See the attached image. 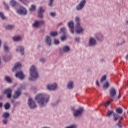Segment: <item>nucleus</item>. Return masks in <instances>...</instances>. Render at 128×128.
I'll return each mask as SVG.
<instances>
[{
	"mask_svg": "<svg viewBox=\"0 0 128 128\" xmlns=\"http://www.w3.org/2000/svg\"><path fill=\"white\" fill-rule=\"evenodd\" d=\"M4 106L5 110H8V108H10V104L6 103L5 104H4Z\"/></svg>",
	"mask_w": 128,
	"mask_h": 128,
	"instance_id": "nucleus-39",
	"label": "nucleus"
},
{
	"mask_svg": "<svg viewBox=\"0 0 128 128\" xmlns=\"http://www.w3.org/2000/svg\"><path fill=\"white\" fill-rule=\"evenodd\" d=\"M106 75L103 76L100 80L101 82H102L104 80H106Z\"/></svg>",
	"mask_w": 128,
	"mask_h": 128,
	"instance_id": "nucleus-44",
	"label": "nucleus"
},
{
	"mask_svg": "<svg viewBox=\"0 0 128 128\" xmlns=\"http://www.w3.org/2000/svg\"><path fill=\"white\" fill-rule=\"evenodd\" d=\"M29 74H30V80H36L38 78V72L36 66L32 65L30 66Z\"/></svg>",
	"mask_w": 128,
	"mask_h": 128,
	"instance_id": "nucleus-2",
	"label": "nucleus"
},
{
	"mask_svg": "<svg viewBox=\"0 0 128 128\" xmlns=\"http://www.w3.org/2000/svg\"><path fill=\"white\" fill-rule=\"evenodd\" d=\"M67 90H72L74 88V83L72 80H69L66 84Z\"/></svg>",
	"mask_w": 128,
	"mask_h": 128,
	"instance_id": "nucleus-13",
	"label": "nucleus"
},
{
	"mask_svg": "<svg viewBox=\"0 0 128 128\" xmlns=\"http://www.w3.org/2000/svg\"><path fill=\"white\" fill-rule=\"evenodd\" d=\"M17 14H20V16H26L27 14L26 10L22 6H20L17 9Z\"/></svg>",
	"mask_w": 128,
	"mask_h": 128,
	"instance_id": "nucleus-8",
	"label": "nucleus"
},
{
	"mask_svg": "<svg viewBox=\"0 0 128 128\" xmlns=\"http://www.w3.org/2000/svg\"><path fill=\"white\" fill-rule=\"evenodd\" d=\"M50 16H56V14L54 12H51L50 14Z\"/></svg>",
	"mask_w": 128,
	"mask_h": 128,
	"instance_id": "nucleus-46",
	"label": "nucleus"
},
{
	"mask_svg": "<svg viewBox=\"0 0 128 128\" xmlns=\"http://www.w3.org/2000/svg\"><path fill=\"white\" fill-rule=\"evenodd\" d=\"M126 23L127 24H128V20H126Z\"/></svg>",
	"mask_w": 128,
	"mask_h": 128,
	"instance_id": "nucleus-58",
	"label": "nucleus"
},
{
	"mask_svg": "<svg viewBox=\"0 0 128 128\" xmlns=\"http://www.w3.org/2000/svg\"><path fill=\"white\" fill-rule=\"evenodd\" d=\"M54 44H60V41L56 39L54 40Z\"/></svg>",
	"mask_w": 128,
	"mask_h": 128,
	"instance_id": "nucleus-48",
	"label": "nucleus"
},
{
	"mask_svg": "<svg viewBox=\"0 0 128 128\" xmlns=\"http://www.w3.org/2000/svg\"><path fill=\"white\" fill-rule=\"evenodd\" d=\"M86 4V0H81L78 4L76 6V10L78 12H80V10H82Z\"/></svg>",
	"mask_w": 128,
	"mask_h": 128,
	"instance_id": "nucleus-3",
	"label": "nucleus"
},
{
	"mask_svg": "<svg viewBox=\"0 0 128 128\" xmlns=\"http://www.w3.org/2000/svg\"><path fill=\"white\" fill-rule=\"evenodd\" d=\"M2 96H0V100H2Z\"/></svg>",
	"mask_w": 128,
	"mask_h": 128,
	"instance_id": "nucleus-59",
	"label": "nucleus"
},
{
	"mask_svg": "<svg viewBox=\"0 0 128 128\" xmlns=\"http://www.w3.org/2000/svg\"><path fill=\"white\" fill-rule=\"evenodd\" d=\"M20 68H22V64L20 62H16L14 64V66L12 68V71L15 72L17 70H19Z\"/></svg>",
	"mask_w": 128,
	"mask_h": 128,
	"instance_id": "nucleus-21",
	"label": "nucleus"
},
{
	"mask_svg": "<svg viewBox=\"0 0 128 128\" xmlns=\"http://www.w3.org/2000/svg\"><path fill=\"white\" fill-rule=\"evenodd\" d=\"M46 12V10L44 9L42 7H40L38 10V16L40 18H44V12Z\"/></svg>",
	"mask_w": 128,
	"mask_h": 128,
	"instance_id": "nucleus-19",
	"label": "nucleus"
},
{
	"mask_svg": "<svg viewBox=\"0 0 128 128\" xmlns=\"http://www.w3.org/2000/svg\"><path fill=\"white\" fill-rule=\"evenodd\" d=\"M96 85L100 86V84H98V82L96 81Z\"/></svg>",
	"mask_w": 128,
	"mask_h": 128,
	"instance_id": "nucleus-54",
	"label": "nucleus"
},
{
	"mask_svg": "<svg viewBox=\"0 0 128 128\" xmlns=\"http://www.w3.org/2000/svg\"><path fill=\"white\" fill-rule=\"evenodd\" d=\"M44 42L47 46L52 44V38L48 36H46L44 38Z\"/></svg>",
	"mask_w": 128,
	"mask_h": 128,
	"instance_id": "nucleus-20",
	"label": "nucleus"
},
{
	"mask_svg": "<svg viewBox=\"0 0 128 128\" xmlns=\"http://www.w3.org/2000/svg\"><path fill=\"white\" fill-rule=\"evenodd\" d=\"M54 0H48V6L50 8H52V6H54Z\"/></svg>",
	"mask_w": 128,
	"mask_h": 128,
	"instance_id": "nucleus-31",
	"label": "nucleus"
},
{
	"mask_svg": "<svg viewBox=\"0 0 128 128\" xmlns=\"http://www.w3.org/2000/svg\"><path fill=\"white\" fill-rule=\"evenodd\" d=\"M110 84L108 83V82L106 81V83L104 84V88H108V86H110Z\"/></svg>",
	"mask_w": 128,
	"mask_h": 128,
	"instance_id": "nucleus-35",
	"label": "nucleus"
},
{
	"mask_svg": "<svg viewBox=\"0 0 128 128\" xmlns=\"http://www.w3.org/2000/svg\"><path fill=\"white\" fill-rule=\"evenodd\" d=\"M14 26V25L8 24V25L6 26V30H12V28Z\"/></svg>",
	"mask_w": 128,
	"mask_h": 128,
	"instance_id": "nucleus-38",
	"label": "nucleus"
},
{
	"mask_svg": "<svg viewBox=\"0 0 128 128\" xmlns=\"http://www.w3.org/2000/svg\"><path fill=\"white\" fill-rule=\"evenodd\" d=\"M121 96H122V94H120L118 96V98H120Z\"/></svg>",
	"mask_w": 128,
	"mask_h": 128,
	"instance_id": "nucleus-53",
	"label": "nucleus"
},
{
	"mask_svg": "<svg viewBox=\"0 0 128 128\" xmlns=\"http://www.w3.org/2000/svg\"><path fill=\"white\" fill-rule=\"evenodd\" d=\"M80 17L76 16L75 18V22H76V24H80Z\"/></svg>",
	"mask_w": 128,
	"mask_h": 128,
	"instance_id": "nucleus-42",
	"label": "nucleus"
},
{
	"mask_svg": "<svg viewBox=\"0 0 128 128\" xmlns=\"http://www.w3.org/2000/svg\"><path fill=\"white\" fill-rule=\"evenodd\" d=\"M50 36H58V32H53L50 33Z\"/></svg>",
	"mask_w": 128,
	"mask_h": 128,
	"instance_id": "nucleus-40",
	"label": "nucleus"
},
{
	"mask_svg": "<svg viewBox=\"0 0 128 128\" xmlns=\"http://www.w3.org/2000/svg\"><path fill=\"white\" fill-rule=\"evenodd\" d=\"M20 2H22V4H26V0H19Z\"/></svg>",
	"mask_w": 128,
	"mask_h": 128,
	"instance_id": "nucleus-52",
	"label": "nucleus"
},
{
	"mask_svg": "<svg viewBox=\"0 0 128 128\" xmlns=\"http://www.w3.org/2000/svg\"><path fill=\"white\" fill-rule=\"evenodd\" d=\"M60 32L64 35L66 34V28H60Z\"/></svg>",
	"mask_w": 128,
	"mask_h": 128,
	"instance_id": "nucleus-30",
	"label": "nucleus"
},
{
	"mask_svg": "<svg viewBox=\"0 0 128 128\" xmlns=\"http://www.w3.org/2000/svg\"><path fill=\"white\" fill-rule=\"evenodd\" d=\"M60 40L62 41L66 40V36L64 35V36H61Z\"/></svg>",
	"mask_w": 128,
	"mask_h": 128,
	"instance_id": "nucleus-47",
	"label": "nucleus"
},
{
	"mask_svg": "<svg viewBox=\"0 0 128 128\" xmlns=\"http://www.w3.org/2000/svg\"><path fill=\"white\" fill-rule=\"evenodd\" d=\"M58 104V102H56V104Z\"/></svg>",
	"mask_w": 128,
	"mask_h": 128,
	"instance_id": "nucleus-60",
	"label": "nucleus"
},
{
	"mask_svg": "<svg viewBox=\"0 0 128 128\" xmlns=\"http://www.w3.org/2000/svg\"><path fill=\"white\" fill-rule=\"evenodd\" d=\"M4 52H8V50H10V48H8V44H4Z\"/></svg>",
	"mask_w": 128,
	"mask_h": 128,
	"instance_id": "nucleus-34",
	"label": "nucleus"
},
{
	"mask_svg": "<svg viewBox=\"0 0 128 128\" xmlns=\"http://www.w3.org/2000/svg\"><path fill=\"white\" fill-rule=\"evenodd\" d=\"M122 44V43H120V44Z\"/></svg>",
	"mask_w": 128,
	"mask_h": 128,
	"instance_id": "nucleus-61",
	"label": "nucleus"
},
{
	"mask_svg": "<svg viewBox=\"0 0 128 128\" xmlns=\"http://www.w3.org/2000/svg\"><path fill=\"white\" fill-rule=\"evenodd\" d=\"M3 94H6L8 98H12V90L10 88L5 89L3 92Z\"/></svg>",
	"mask_w": 128,
	"mask_h": 128,
	"instance_id": "nucleus-10",
	"label": "nucleus"
},
{
	"mask_svg": "<svg viewBox=\"0 0 128 128\" xmlns=\"http://www.w3.org/2000/svg\"><path fill=\"white\" fill-rule=\"evenodd\" d=\"M10 113L8 112H4L2 114V118H10Z\"/></svg>",
	"mask_w": 128,
	"mask_h": 128,
	"instance_id": "nucleus-25",
	"label": "nucleus"
},
{
	"mask_svg": "<svg viewBox=\"0 0 128 128\" xmlns=\"http://www.w3.org/2000/svg\"><path fill=\"white\" fill-rule=\"evenodd\" d=\"M88 44L90 46H96V40L92 37L90 38Z\"/></svg>",
	"mask_w": 128,
	"mask_h": 128,
	"instance_id": "nucleus-17",
	"label": "nucleus"
},
{
	"mask_svg": "<svg viewBox=\"0 0 128 128\" xmlns=\"http://www.w3.org/2000/svg\"><path fill=\"white\" fill-rule=\"evenodd\" d=\"M46 90L50 91H54L56 90L58 88V84L56 83H53L52 84H48L46 85Z\"/></svg>",
	"mask_w": 128,
	"mask_h": 128,
	"instance_id": "nucleus-5",
	"label": "nucleus"
},
{
	"mask_svg": "<svg viewBox=\"0 0 128 128\" xmlns=\"http://www.w3.org/2000/svg\"><path fill=\"white\" fill-rule=\"evenodd\" d=\"M4 80L7 82H8L9 84H12V78L8 76H5Z\"/></svg>",
	"mask_w": 128,
	"mask_h": 128,
	"instance_id": "nucleus-26",
	"label": "nucleus"
},
{
	"mask_svg": "<svg viewBox=\"0 0 128 128\" xmlns=\"http://www.w3.org/2000/svg\"><path fill=\"white\" fill-rule=\"evenodd\" d=\"M114 112L113 110H108L107 112L106 116H107L108 118H110V116L112 114L114 115Z\"/></svg>",
	"mask_w": 128,
	"mask_h": 128,
	"instance_id": "nucleus-32",
	"label": "nucleus"
},
{
	"mask_svg": "<svg viewBox=\"0 0 128 128\" xmlns=\"http://www.w3.org/2000/svg\"><path fill=\"white\" fill-rule=\"evenodd\" d=\"M16 52H20L22 56L24 54V48L22 46H17L16 48Z\"/></svg>",
	"mask_w": 128,
	"mask_h": 128,
	"instance_id": "nucleus-14",
	"label": "nucleus"
},
{
	"mask_svg": "<svg viewBox=\"0 0 128 128\" xmlns=\"http://www.w3.org/2000/svg\"><path fill=\"white\" fill-rule=\"evenodd\" d=\"M2 46V40L0 39V48Z\"/></svg>",
	"mask_w": 128,
	"mask_h": 128,
	"instance_id": "nucleus-56",
	"label": "nucleus"
},
{
	"mask_svg": "<svg viewBox=\"0 0 128 128\" xmlns=\"http://www.w3.org/2000/svg\"><path fill=\"white\" fill-rule=\"evenodd\" d=\"M15 76L16 78H20V80H24V73L22 70L16 72Z\"/></svg>",
	"mask_w": 128,
	"mask_h": 128,
	"instance_id": "nucleus-18",
	"label": "nucleus"
},
{
	"mask_svg": "<svg viewBox=\"0 0 128 128\" xmlns=\"http://www.w3.org/2000/svg\"><path fill=\"white\" fill-rule=\"evenodd\" d=\"M30 10V12H34V10H36V6L34 4L31 5Z\"/></svg>",
	"mask_w": 128,
	"mask_h": 128,
	"instance_id": "nucleus-37",
	"label": "nucleus"
},
{
	"mask_svg": "<svg viewBox=\"0 0 128 128\" xmlns=\"http://www.w3.org/2000/svg\"><path fill=\"white\" fill-rule=\"evenodd\" d=\"M8 120L7 118H4L2 120L3 124H8Z\"/></svg>",
	"mask_w": 128,
	"mask_h": 128,
	"instance_id": "nucleus-45",
	"label": "nucleus"
},
{
	"mask_svg": "<svg viewBox=\"0 0 128 128\" xmlns=\"http://www.w3.org/2000/svg\"><path fill=\"white\" fill-rule=\"evenodd\" d=\"M117 126L119 128H122V123H120V122L117 124Z\"/></svg>",
	"mask_w": 128,
	"mask_h": 128,
	"instance_id": "nucleus-49",
	"label": "nucleus"
},
{
	"mask_svg": "<svg viewBox=\"0 0 128 128\" xmlns=\"http://www.w3.org/2000/svg\"><path fill=\"white\" fill-rule=\"evenodd\" d=\"M0 18L2 20H6V16H4V14L3 12H0Z\"/></svg>",
	"mask_w": 128,
	"mask_h": 128,
	"instance_id": "nucleus-28",
	"label": "nucleus"
},
{
	"mask_svg": "<svg viewBox=\"0 0 128 128\" xmlns=\"http://www.w3.org/2000/svg\"><path fill=\"white\" fill-rule=\"evenodd\" d=\"M122 112L123 110L122 108L119 107L118 108H116V112L117 114H122Z\"/></svg>",
	"mask_w": 128,
	"mask_h": 128,
	"instance_id": "nucleus-29",
	"label": "nucleus"
},
{
	"mask_svg": "<svg viewBox=\"0 0 128 128\" xmlns=\"http://www.w3.org/2000/svg\"><path fill=\"white\" fill-rule=\"evenodd\" d=\"M40 62L44 64V63L46 62V58H41L40 59Z\"/></svg>",
	"mask_w": 128,
	"mask_h": 128,
	"instance_id": "nucleus-41",
	"label": "nucleus"
},
{
	"mask_svg": "<svg viewBox=\"0 0 128 128\" xmlns=\"http://www.w3.org/2000/svg\"><path fill=\"white\" fill-rule=\"evenodd\" d=\"M68 26L70 28V31L71 34H74V22L70 21L67 23Z\"/></svg>",
	"mask_w": 128,
	"mask_h": 128,
	"instance_id": "nucleus-11",
	"label": "nucleus"
},
{
	"mask_svg": "<svg viewBox=\"0 0 128 128\" xmlns=\"http://www.w3.org/2000/svg\"><path fill=\"white\" fill-rule=\"evenodd\" d=\"M10 4L12 6L14 7L16 6V2L14 0H12L10 1Z\"/></svg>",
	"mask_w": 128,
	"mask_h": 128,
	"instance_id": "nucleus-33",
	"label": "nucleus"
},
{
	"mask_svg": "<svg viewBox=\"0 0 128 128\" xmlns=\"http://www.w3.org/2000/svg\"><path fill=\"white\" fill-rule=\"evenodd\" d=\"M44 21L42 20H35L32 24V26L34 28H40L42 24H44Z\"/></svg>",
	"mask_w": 128,
	"mask_h": 128,
	"instance_id": "nucleus-6",
	"label": "nucleus"
},
{
	"mask_svg": "<svg viewBox=\"0 0 128 128\" xmlns=\"http://www.w3.org/2000/svg\"><path fill=\"white\" fill-rule=\"evenodd\" d=\"M28 104L30 108H31V110L36 108V102H34L32 98H29L28 101Z\"/></svg>",
	"mask_w": 128,
	"mask_h": 128,
	"instance_id": "nucleus-9",
	"label": "nucleus"
},
{
	"mask_svg": "<svg viewBox=\"0 0 128 128\" xmlns=\"http://www.w3.org/2000/svg\"><path fill=\"white\" fill-rule=\"evenodd\" d=\"M95 38L99 42H102L104 40V35L100 33H96L94 34Z\"/></svg>",
	"mask_w": 128,
	"mask_h": 128,
	"instance_id": "nucleus-16",
	"label": "nucleus"
},
{
	"mask_svg": "<svg viewBox=\"0 0 128 128\" xmlns=\"http://www.w3.org/2000/svg\"><path fill=\"white\" fill-rule=\"evenodd\" d=\"M112 100L111 98V101H108L106 102L104 104V106H106H106H108V104H110L112 102Z\"/></svg>",
	"mask_w": 128,
	"mask_h": 128,
	"instance_id": "nucleus-43",
	"label": "nucleus"
},
{
	"mask_svg": "<svg viewBox=\"0 0 128 128\" xmlns=\"http://www.w3.org/2000/svg\"><path fill=\"white\" fill-rule=\"evenodd\" d=\"M70 48L68 46H63L62 48H60V52L61 54H62L64 52H68Z\"/></svg>",
	"mask_w": 128,
	"mask_h": 128,
	"instance_id": "nucleus-15",
	"label": "nucleus"
},
{
	"mask_svg": "<svg viewBox=\"0 0 128 128\" xmlns=\"http://www.w3.org/2000/svg\"><path fill=\"white\" fill-rule=\"evenodd\" d=\"M0 108H2V103L0 102Z\"/></svg>",
	"mask_w": 128,
	"mask_h": 128,
	"instance_id": "nucleus-55",
	"label": "nucleus"
},
{
	"mask_svg": "<svg viewBox=\"0 0 128 128\" xmlns=\"http://www.w3.org/2000/svg\"><path fill=\"white\" fill-rule=\"evenodd\" d=\"M122 117H120V115L116 114V113H114L113 114V120L114 122H116V120H122Z\"/></svg>",
	"mask_w": 128,
	"mask_h": 128,
	"instance_id": "nucleus-23",
	"label": "nucleus"
},
{
	"mask_svg": "<svg viewBox=\"0 0 128 128\" xmlns=\"http://www.w3.org/2000/svg\"><path fill=\"white\" fill-rule=\"evenodd\" d=\"M84 112V108H80V109L76 110L73 112V116L74 118H78L82 114V112Z\"/></svg>",
	"mask_w": 128,
	"mask_h": 128,
	"instance_id": "nucleus-7",
	"label": "nucleus"
},
{
	"mask_svg": "<svg viewBox=\"0 0 128 128\" xmlns=\"http://www.w3.org/2000/svg\"><path fill=\"white\" fill-rule=\"evenodd\" d=\"M4 62H8V60H12V56H8L6 55V56H4Z\"/></svg>",
	"mask_w": 128,
	"mask_h": 128,
	"instance_id": "nucleus-27",
	"label": "nucleus"
},
{
	"mask_svg": "<svg viewBox=\"0 0 128 128\" xmlns=\"http://www.w3.org/2000/svg\"><path fill=\"white\" fill-rule=\"evenodd\" d=\"M22 94V88H19L16 91L14 94H12V98L14 99L18 98V96Z\"/></svg>",
	"mask_w": 128,
	"mask_h": 128,
	"instance_id": "nucleus-12",
	"label": "nucleus"
},
{
	"mask_svg": "<svg viewBox=\"0 0 128 128\" xmlns=\"http://www.w3.org/2000/svg\"><path fill=\"white\" fill-rule=\"evenodd\" d=\"M116 94V91L114 88H112L110 91V98H114V96Z\"/></svg>",
	"mask_w": 128,
	"mask_h": 128,
	"instance_id": "nucleus-22",
	"label": "nucleus"
},
{
	"mask_svg": "<svg viewBox=\"0 0 128 128\" xmlns=\"http://www.w3.org/2000/svg\"><path fill=\"white\" fill-rule=\"evenodd\" d=\"M52 106H54V104H52Z\"/></svg>",
	"mask_w": 128,
	"mask_h": 128,
	"instance_id": "nucleus-62",
	"label": "nucleus"
},
{
	"mask_svg": "<svg viewBox=\"0 0 128 128\" xmlns=\"http://www.w3.org/2000/svg\"><path fill=\"white\" fill-rule=\"evenodd\" d=\"M50 95L46 93L38 94L35 97V100L41 108H44L50 102Z\"/></svg>",
	"mask_w": 128,
	"mask_h": 128,
	"instance_id": "nucleus-1",
	"label": "nucleus"
},
{
	"mask_svg": "<svg viewBox=\"0 0 128 128\" xmlns=\"http://www.w3.org/2000/svg\"><path fill=\"white\" fill-rule=\"evenodd\" d=\"M80 37H76L75 38L76 42H80Z\"/></svg>",
	"mask_w": 128,
	"mask_h": 128,
	"instance_id": "nucleus-51",
	"label": "nucleus"
},
{
	"mask_svg": "<svg viewBox=\"0 0 128 128\" xmlns=\"http://www.w3.org/2000/svg\"><path fill=\"white\" fill-rule=\"evenodd\" d=\"M84 30L82 26H80V24H76L75 26V32L76 34H82Z\"/></svg>",
	"mask_w": 128,
	"mask_h": 128,
	"instance_id": "nucleus-4",
	"label": "nucleus"
},
{
	"mask_svg": "<svg viewBox=\"0 0 128 128\" xmlns=\"http://www.w3.org/2000/svg\"><path fill=\"white\" fill-rule=\"evenodd\" d=\"M126 60H128V54L126 56Z\"/></svg>",
	"mask_w": 128,
	"mask_h": 128,
	"instance_id": "nucleus-57",
	"label": "nucleus"
},
{
	"mask_svg": "<svg viewBox=\"0 0 128 128\" xmlns=\"http://www.w3.org/2000/svg\"><path fill=\"white\" fill-rule=\"evenodd\" d=\"M12 38L14 42H20L22 40V37L18 36H14Z\"/></svg>",
	"mask_w": 128,
	"mask_h": 128,
	"instance_id": "nucleus-24",
	"label": "nucleus"
},
{
	"mask_svg": "<svg viewBox=\"0 0 128 128\" xmlns=\"http://www.w3.org/2000/svg\"><path fill=\"white\" fill-rule=\"evenodd\" d=\"M4 8L5 10H10V7L8 4H5Z\"/></svg>",
	"mask_w": 128,
	"mask_h": 128,
	"instance_id": "nucleus-50",
	"label": "nucleus"
},
{
	"mask_svg": "<svg viewBox=\"0 0 128 128\" xmlns=\"http://www.w3.org/2000/svg\"><path fill=\"white\" fill-rule=\"evenodd\" d=\"M64 128H76V124H72L66 126Z\"/></svg>",
	"mask_w": 128,
	"mask_h": 128,
	"instance_id": "nucleus-36",
	"label": "nucleus"
}]
</instances>
